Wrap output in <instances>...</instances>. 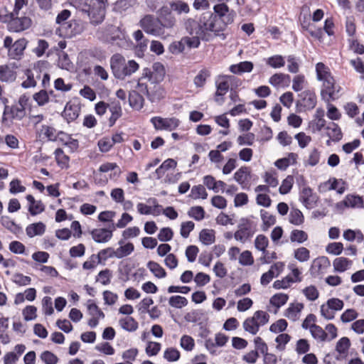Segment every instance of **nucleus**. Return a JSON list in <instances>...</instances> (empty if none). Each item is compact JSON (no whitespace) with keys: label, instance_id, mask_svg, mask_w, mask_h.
Here are the masks:
<instances>
[{"label":"nucleus","instance_id":"f257e3e1","mask_svg":"<svg viewBox=\"0 0 364 364\" xmlns=\"http://www.w3.org/2000/svg\"><path fill=\"white\" fill-rule=\"evenodd\" d=\"M153 68L159 73H156L149 68H144L141 77L138 80L137 89L151 102H155L164 98L165 95L164 89L158 83V81L163 79L164 68L163 65L157 63L154 64Z\"/></svg>","mask_w":364,"mask_h":364},{"label":"nucleus","instance_id":"f03ea898","mask_svg":"<svg viewBox=\"0 0 364 364\" xmlns=\"http://www.w3.org/2000/svg\"><path fill=\"white\" fill-rule=\"evenodd\" d=\"M213 10L214 14H212L206 21V31L213 32L218 36L227 25L234 21L235 14L225 3H218L213 6Z\"/></svg>","mask_w":364,"mask_h":364},{"label":"nucleus","instance_id":"7ed1b4c3","mask_svg":"<svg viewBox=\"0 0 364 364\" xmlns=\"http://www.w3.org/2000/svg\"><path fill=\"white\" fill-rule=\"evenodd\" d=\"M112 73L119 80H124L127 77L136 73L139 65L134 60H126L125 58L119 54H114L109 60Z\"/></svg>","mask_w":364,"mask_h":364},{"label":"nucleus","instance_id":"20e7f679","mask_svg":"<svg viewBox=\"0 0 364 364\" xmlns=\"http://www.w3.org/2000/svg\"><path fill=\"white\" fill-rule=\"evenodd\" d=\"M29 97L26 95H22L18 100L11 106L6 105L4 107L2 123L9 126L14 121L22 120L26 114V107L28 105Z\"/></svg>","mask_w":364,"mask_h":364},{"label":"nucleus","instance_id":"39448f33","mask_svg":"<svg viewBox=\"0 0 364 364\" xmlns=\"http://www.w3.org/2000/svg\"><path fill=\"white\" fill-rule=\"evenodd\" d=\"M269 314L264 311H256L252 316L248 317L244 321L243 328L246 332L255 336L259 332L261 326L269 322Z\"/></svg>","mask_w":364,"mask_h":364},{"label":"nucleus","instance_id":"423d86ee","mask_svg":"<svg viewBox=\"0 0 364 364\" xmlns=\"http://www.w3.org/2000/svg\"><path fill=\"white\" fill-rule=\"evenodd\" d=\"M257 224L250 218H242L240 220L237 230L234 233V237L242 243L249 240L257 231Z\"/></svg>","mask_w":364,"mask_h":364},{"label":"nucleus","instance_id":"0eeeda50","mask_svg":"<svg viewBox=\"0 0 364 364\" xmlns=\"http://www.w3.org/2000/svg\"><path fill=\"white\" fill-rule=\"evenodd\" d=\"M71 12L68 9L61 11L57 16L55 23L60 26V29L65 30V35L68 36H73L81 32V28L76 21H66L70 17Z\"/></svg>","mask_w":364,"mask_h":364},{"label":"nucleus","instance_id":"6e6552de","mask_svg":"<svg viewBox=\"0 0 364 364\" xmlns=\"http://www.w3.org/2000/svg\"><path fill=\"white\" fill-rule=\"evenodd\" d=\"M89 6L90 8L87 14L90 23L95 26L100 24L105 17L107 0H90Z\"/></svg>","mask_w":364,"mask_h":364},{"label":"nucleus","instance_id":"1a4fd4ad","mask_svg":"<svg viewBox=\"0 0 364 364\" xmlns=\"http://www.w3.org/2000/svg\"><path fill=\"white\" fill-rule=\"evenodd\" d=\"M139 26L148 34L155 36L164 37L165 31L161 30L159 18L153 15H145L139 23Z\"/></svg>","mask_w":364,"mask_h":364},{"label":"nucleus","instance_id":"9d476101","mask_svg":"<svg viewBox=\"0 0 364 364\" xmlns=\"http://www.w3.org/2000/svg\"><path fill=\"white\" fill-rule=\"evenodd\" d=\"M339 91L340 87L336 84L335 79L333 78L322 83L321 96L325 102H331L338 98Z\"/></svg>","mask_w":364,"mask_h":364},{"label":"nucleus","instance_id":"9b49d317","mask_svg":"<svg viewBox=\"0 0 364 364\" xmlns=\"http://www.w3.org/2000/svg\"><path fill=\"white\" fill-rule=\"evenodd\" d=\"M331 266V262L327 257L321 256L314 259L310 267V273L314 277H319L326 273Z\"/></svg>","mask_w":364,"mask_h":364},{"label":"nucleus","instance_id":"f8f14e48","mask_svg":"<svg viewBox=\"0 0 364 364\" xmlns=\"http://www.w3.org/2000/svg\"><path fill=\"white\" fill-rule=\"evenodd\" d=\"M8 29L13 32H21L28 29L31 26V20L26 16L18 17V16L9 15Z\"/></svg>","mask_w":364,"mask_h":364},{"label":"nucleus","instance_id":"ddd939ff","mask_svg":"<svg viewBox=\"0 0 364 364\" xmlns=\"http://www.w3.org/2000/svg\"><path fill=\"white\" fill-rule=\"evenodd\" d=\"M151 122L156 130L172 131L179 125V120L175 117L163 118L161 117H154L151 119Z\"/></svg>","mask_w":364,"mask_h":364},{"label":"nucleus","instance_id":"4468645a","mask_svg":"<svg viewBox=\"0 0 364 364\" xmlns=\"http://www.w3.org/2000/svg\"><path fill=\"white\" fill-rule=\"evenodd\" d=\"M318 196L309 186L303 187L299 193V201L307 208L312 209L316 205Z\"/></svg>","mask_w":364,"mask_h":364},{"label":"nucleus","instance_id":"2eb2a0df","mask_svg":"<svg viewBox=\"0 0 364 364\" xmlns=\"http://www.w3.org/2000/svg\"><path fill=\"white\" fill-rule=\"evenodd\" d=\"M159 25L161 30L173 28L176 23L175 16L168 7H162L159 14Z\"/></svg>","mask_w":364,"mask_h":364},{"label":"nucleus","instance_id":"dca6fc26","mask_svg":"<svg viewBox=\"0 0 364 364\" xmlns=\"http://www.w3.org/2000/svg\"><path fill=\"white\" fill-rule=\"evenodd\" d=\"M215 85L217 90L215 100L219 104H222L224 102V95L229 90H230L228 75L219 76L215 81Z\"/></svg>","mask_w":364,"mask_h":364},{"label":"nucleus","instance_id":"f3484780","mask_svg":"<svg viewBox=\"0 0 364 364\" xmlns=\"http://www.w3.org/2000/svg\"><path fill=\"white\" fill-rule=\"evenodd\" d=\"M186 28L190 35L200 36L201 40L205 38V21L202 18H200L199 21L193 18L188 19Z\"/></svg>","mask_w":364,"mask_h":364},{"label":"nucleus","instance_id":"a211bd4d","mask_svg":"<svg viewBox=\"0 0 364 364\" xmlns=\"http://www.w3.org/2000/svg\"><path fill=\"white\" fill-rule=\"evenodd\" d=\"M284 264L282 262H278L272 265L269 269L264 273L260 279L261 284L267 285L273 278L277 277L283 271Z\"/></svg>","mask_w":364,"mask_h":364},{"label":"nucleus","instance_id":"6ab92c4d","mask_svg":"<svg viewBox=\"0 0 364 364\" xmlns=\"http://www.w3.org/2000/svg\"><path fill=\"white\" fill-rule=\"evenodd\" d=\"M290 82V75L283 73H275L269 79V83L274 87H287Z\"/></svg>","mask_w":364,"mask_h":364},{"label":"nucleus","instance_id":"aec40b11","mask_svg":"<svg viewBox=\"0 0 364 364\" xmlns=\"http://www.w3.org/2000/svg\"><path fill=\"white\" fill-rule=\"evenodd\" d=\"M301 105L307 109H312L316 105V95L314 91L304 90L299 95Z\"/></svg>","mask_w":364,"mask_h":364},{"label":"nucleus","instance_id":"412c9836","mask_svg":"<svg viewBox=\"0 0 364 364\" xmlns=\"http://www.w3.org/2000/svg\"><path fill=\"white\" fill-rule=\"evenodd\" d=\"M26 47V41L24 38L18 39L14 43L8 50V55L11 59H18L23 55Z\"/></svg>","mask_w":364,"mask_h":364},{"label":"nucleus","instance_id":"4be33fe9","mask_svg":"<svg viewBox=\"0 0 364 364\" xmlns=\"http://www.w3.org/2000/svg\"><path fill=\"white\" fill-rule=\"evenodd\" d=\"M92 239L97 243H105L112 237V230L106 228L94 229L91 231Z\"/></svg>","mask_w":364,"mask_h":364},{"label":"nucleus","instance_id":"5701e85b","mask_svg":"<svg viewBox=\"0 0 364 364\" xmlns=\"http://www.w3.org/2000/svg\"><path fill=\"white\" fill-rule=\"evenodd\" d=\"M37 134H38L39 138L42 139H46L48 141H57L58 130L53 127L43 124L38 130Z\"/></svg>","mask_w":364,"mask_h":364},{"label":"nucleus","instance_id":"b1692460","mask_svg":"<svg viewBox=\"0 0 364 364\" xmlns=\"http://www.w3.org/2000/svg\"><path fill=\"white\" fill-rule=\"evenodd\" d=\"M108 108L111 112V116L109 119V127H112L116 121L122 115V106L119 101H112L108 104Z\"/></svg>","mask_w":364,"mask_h":364},{"label":"nucleus","instance_id":"393cba45","mask_svg":"<svg viewBox=\"0 0 364 364\" xmlns=\"http://www.w3.org/2000/svg\"><path fill=\"white\" fill-rule=\"evenodd\" d=\"M250 175L249 168L242 166L235 173L234 179L245 189L247 187L248 181L250 178Z\"/></svg>","mask_w":364,"mask_h":364},{"label":"nucleus","instance_id":"a878e982","mask_svg":"<svg viewBox=\"0 0 364 364\" xmlns=\"http://www.w3.org/2000/svg\"><path fill=\"white\" fill-rule=\"evenodd\" d=\"M326 134L334 142L339 141L343 137L341 128L334 122H330L326 125Z\"/></svg>","mask_w":364,"mask_h":364},{"label":"nucleus","instance_id":"bb28decb","mask_svg":"<svg viewBox=\"0 0 364 364\" xmlns=\"http://www.w3.org/2000/svg\"><path fill=\"white\" fill-rule=\"evenodd\" d=\"M316 73L317 80L321 81L322 83L334 78L329 68L321 62L316 65Z\"/></svg>","mask_w":364,"mask_h":364},{"label":"nucleus","instance_id":"cd10ccee","mask_svg":"<svg viewBox=\"0 0 364 364\" xmlns=\"http://www.w3.org/2000/svg\"><path fill=\"white\" fill-rule=\"evenodd\" d=\"M80 107L75 104L68 102L65 106L63 116L68 122H73L79 116Z\"/></svg>","mask_w":364,"mask_h":364},{"label":"nucleus","instance_id":"c85d7f7f","mask_svg":"<svg viewBox=\"0 0 364 364\" xmlns=\"http://www.w3.org/2000/svg\"><path fill=\"white\" fill-rule=\"evenodd\" d=\"M345 207L352 208H364V201L362 197L358 195L348 194L345 197L342 201Z\"/></svg>","mask_w":364,"mask_h":364},{"label":"nucleus","instance_id":"c756f323","mask_svg":"<svg viewBox=\"0 0 364 364\" xmlns=\"http://www.w3.org/2000/svg\"><path fill=\"white\" fill-rule=\"evenodd\" d=\"M137 4V0H117L113 6V11L123 14L133 8Z\"/></svg>","mask_w":364,"mask_h":364},{"label":"nucleus","instance_id":"7c9ffc66","mask_svg":"<svg viewBox=\"0 0 364 364\" xmlns=\"http://www.w3.org/2000/svg\"><path fill=\"white\" fill-rule=\"evenodd\" d=\"M16 78V73L8 65H0V80L1 82H14Z\"/></svg>","mask_w":364,"mask_h":364},{"label":"nucleus","instance_id":"2f4dec72","mask_svg":"<svg viewBox=\"0 0 364 364\" xmlns=\"http://www.w3.org/2000/svg\"><path fill=\"white\" fill-rule=\"evenodd\" d=\"M139 92V91L132 90L129 95V105L136 110H140L144 103V99Z\"/></svg>","mask_w":364,"mask_h":364},{"label":"nucleus","instance_id":"473e14b6","mask_svg":"<svg viewBox=\"0 0 364 364\" xmlns=\"http://www.w3.org/2000/svg\"><path fill=\"white\" fill-rule=\"evenodd\" d=\"M46 231V225L42 222L32 223L26 228V235L29 237H33L36 235H42Z\"/></svg>","mask_w":364,"mask_h":364},{"label":"nucleus","instance_id":"72a5a7b5","mask_svg":"<svg viewBox=\"0 0 364 364\" xmlns=\"http://www.w3.org/2000/svg\"><path fill=\"white\" fill-rule=\"evenodd\" d=\"M253 63L250 61H243L237 64L230 66V71L234 74H241L243 73H250L253 69Z\"/></svg>","mask_w":364,"mask_h":364},{"label":"nucleus","instance_id":"f704fd0d","mask_svg":"<svg viewBox=\"0 0 364 364\" xmlns=\"http://www.w3.org/2000/svg\"><path fill=\"white\" fill-rule=\"evenodd\" d=\"M177 165L176 161L173 159H168L165 160L161 165L156 168L155 174L157 179L161 178L167 171L171 168H174Z\"/></svg>","mask_w":364,"mask_h":364},{"label":"nucleus","instance_id":"c9c22d12","mask_svg":"<svg viewBox=\"0 0 364 364\" xmlns=\"http://www.w3.org/2000/svg\"><path fill=\"white\" fill-rule=\"evenodd\" d=\"M352 265V261L346 257H338L333 262L334 271L336 272H343L348 269Z\"/></svg>","mask_w":364,"mask_h":364},{"label":"nucleus","instance_id":"e433bc0d","mask_svg":"<svg viewBox=\"0 0 364 364\" xmlns=\"http://www.w3.org/2000/svg\"><path fill=\"white\" fill-rule=\"evenodd\" d=\"M205 318V314L203 309L193 310L188 313L185 318L188 322L196 323L198 325L203 323Z\"/></svg>","mask_w":364,"mask_h":364},{"label":"nucleus","instance_id":"4c0bfd02","mask_svg":"<svg viewBox=\"0 0 364 364\" xmlns=\"http://www.w3.org/2000/svg\"><path fill=\"white\" fill-rule=\"evenodd\" d=\"M260 216L262 220V230H267L271 226L276 223V218L265 210H260Z\"/></svg>","mask_w":364,"mask_h":364},{"label":"nucleus","instance_id":"58836bf2","mask_svg":"<svg viewBox=\"0 0 364 364\" xmlns=\"http://www.w3.org/2000/svg\"><path fill=\"white\" fill-rule=\"evenodd\" d=\"M120 326L129 332L135 331L138 328V322L131 316H127L119 321Z\"/></svg>","mask_w":364,"mask_h":364},{"label":"nucleus","instance_id":"ea45409f","mask_svg":"<svg viewBox=\"0 0 364 364\" xmlns=\"http://www.w3.org/2000/svg\"><path fill=\"white\" fill-rule=\"evenodd\" d=\"M289 221L294 225L299 226L304 223V216L300 210L292 208L289 215Z\"/></svg>","mask_w":364,"mask_h":364},{"label":"nucleus","instance_id":"a19ab883","mask_svg":"<svg viewBox=\"0 0 364 364\" xmlns=\"http://www.w3.org/2000/svg\"><path fill=\"white\" fill-rule=\"evenodd\" d=\"M308 234L305 231L298 229L291 230L289 235L290 241L298 244L304 243L308 240Z\"/></svg>","mask_w":364,"mask_h":364},{"label":"nucleus","instance_id":"79ce46f5","mask_svg":"<svg viewBox=\"0 0 364 364\" xmlns=\"http://www.w3.org/2000/svg\"><path fill=\"white\" fill-rule=\"evenodd\" d=\"M134 250V246L132 242H127L126 245L123 246H119L118 248L114 250L115 257L118 259H121L129 256L131 255Z\"/></svg>","mask_w":364,"mask_h":364},{"label":"nucleus","instance_id":"37998d69","mask_svg":"<svg viewBox=\"0 0 364 364\" xmlns=\"http://www.w3.org/2000/svg\"><path fill=\"white\" fill-rule=\"evenodd\" d=\"M109 41L112 45L117 46L122 48H124L129 46L126 35L121 31H118L116 35L112 36Z\"/></svg>","mask_w":364,"mask_h":364},{"label":"nucleus","instance_id":"c03bdc74","mask_svg":"<svg viewBox=\"0 0 364 364\" xmlns=\"http://www.w3.org/2000/svg\"><path fill=\"white\" fill-rule=\"evenodd\" d=\"M1 223L5 228L14 234H17L21 231V227L16 224L9 216H2L1 218Z\"/></svg>","mask_w":364,"mask_h":364},{"label":"nucleus","instance_id":"a18cd8bd","mask_svg":"<svg viewBox=\"0 0 364 364\" xmlns=\"http://www.w3.org/2000/svg\"><path fill=\"white\" fill-rule=\"evenodd\" d=\"M304 308V305L300 303L296 304H291L285 311V316L288 318L296 320L298 318V314Z\"/></svg>","mask_w":364,"mask_h":364},{"label":"nucleus","instance_id":"49530a36","mask_svg":"<svg viewBox=\"0 0 364 364\" xmlns=\"http://www.w3.org/2000/svg\"><path fill=\"white\" fill-rule=\"evenodd\" d=\"M54 154L58 166H60L61 168H67L68 166L70 160L69 156L64 153L62 149H56Z\"/></svg>","mask_w":364,"mask_h":364},{"label":"nucleus","instance_id":"de8ad7c7","mask_svg":"<svg viewBox=\"0 0 364 364\" xmlns=\"http://www.w3.org/2000/svg\"><path fill=\"white\" fill-rule=\"evenodd\" d=\"M266 63L272 68L277 69L284 66V58L281 55H274L266 60Z\"/></svg>","mask_w":364,"mask_h":364},{"label":"nucleus","instance_id":"09e8293b","mask_svg":"<svg viewBox=\"0 0 364 364\" xmlns=\"http://www.w3.org/2000/svg\"><path fill=\"white\" fill-rule=\"evenodd\" d=\"M294 257L300 262H307L310 259V251L304 247L294 250Z\"/></svg>","mask_w":364,"mask_h":364},{"label":"nucleus","instance_id":"8fccbe9b","mask_svg":"<svg viewBox=\"0 0 364 364\" xmlns=\"http://www.w3.org/2000/svg\"><path fill=\"white\" fill-rule=\"evenodd\" d=\"M147 267L158 278H164L166 276L165 269L156 262H149L147 264Z\"/></svg>","mask_w":364,"mask_h":364},{"label":"nucleus","instance_id":"3c124183","mask_svg":"<svg viewBox=\"0 0 364 364\" xmlns=\"http://www.w3.org/2000/svg\"><path fill=\"white\" fill-rule=\"evenodd\" d=\"M321 152L318 149L314 148L309 154L308 158L304 161L306 165L315 166L319 163Z\"/></svg>","mask_w":364,"mask_h":364},{"label":"nucleus","instance_id":"603ef678","mask_svg":"<svg viewBox=\"0 0 364 364\" xmlns=\"http://www.w3.org/2000/svg\"><path fill=\"white\" fill-rule=\"evenodd\" d=\"M24 74L26 76V80L21 83L23 88L34 87L36 86V80H35V73L32 72L31 69H26Z\"/></svg>","mask_w":364,"mask_h":364},{"label":"nucleus","instance_id":"864d4df0","mask_svg":"<svg viewBox=\"0 0 364 364\" xmlns=\"http://www.w3.org/2000/svg\"><path fill=\"white\" fill-rule=\"evenodd\" d=\"M313 338L319 341H324L327 338V333L319 326L314 325L310 330Z\"/></svg>","mask_w":364,"mask_h":364},{"label":"nucleus","instance_id":"5fc2aeb1","mask_svg":"<svg viewBox=\"0 0 364 364\" xmlns=\"http://www.w3.org/2000/svg\"><path fill=\"white\" fill-rule=\"evenodd\" d=\"M33 100L36 102L38 106H43L50 101V97L46 89L41 90L36 92L33 95Z\"/></svg>","mask_w":364,"mask_h":364},{"label":"nucleus","instance_id":"6e6d98bb","mask_svg":"<svg viewBox=\"0 0 364 364\" xmlns=\"http://www.w3.org/2000/svg\"><path fill=\"white\" fill-rule=\"evenodd\" d=\"M180 357L179 350L175 348H168L164 353V358L168 362H176L179 360Z\"/></svg>","mask_w":364,"mask_h":364},{"label":"nucleus","instance_id":"4d7b16f0","mask_svg":"<svg viewBox=\"0 0 364 364\" xmlns=\"http://www.w3.org/2000/svg\"><path fill=\"white\" fill-rule=\"evenodd\" d=\"M269 245L268 238L264 235H258L255 240V247L262 253L267 250Z\"/></svg>","mask_w":364,"mask_h":364},{"label":"nucleus","instance_id":"13d9d810","mask_svg":"<svg viewBox=\"0 0 364 364\" xmlns=\"http://www.w3.org/2000/svg\"><path fill=\"white\" fill-rule=\"evenodd\" d=\"M87 311L92 316H98V318H105V314L97 306V305L94 302L93 300L89 299L87 301Z\"/></svg>","mask_w":364,"mask_h":364},{"label":"nucleus","instance_id":"bf43d9fd","mask_svg":"<svg viewBox=\"0 0 364 364\" xmlns=\"http://www.w3.org/2000/svg\"><path fill=\"white\" fill-rule=\"evenodd\" d=\"M99 171L102 173H106L109 171H114V177H119L121 173V170L116 163H105L100 166Z\"/></svg>","mask_w":364,"mask_h":364},{"label":"nucleus","instance_id":"052dcab7","mask_svg":"<svg viewBox=\"0 0 364 364\" xmlns=\"http://www.w3.org/2000/svg\"><path fill=\"white\" fill-rule=\"evenodd\" d=\"M306 83L307 82L304 75H296L292 80V89L295 92H299L304 89Z\"/></svg>","mask_w":364,"mask_h":364},{"label":"nucleus","instance_id":"680f3d73","mask_svg":"<svg viewBox=\"0 0 364 364\" xmlns=\"http://www.w3.org/2000/svg\"><path fill=\"white\" fill-rule=\"evenodd\" d=\"M288 63L287 69L289 73H297L299 70V60L294 55H289L287 58Z\"/></svg>","mask_w":364,"mask_h":364},{"label":"nucleus","instance_id":"e2e57ef3","mask_svg":"<svg viewBox=\"0 0 364 364\" xmlns=\"http://www.w3.org/2000/svg\"><path fill=\"white\" fill-rule=\"evenodd\" d=\"M294 184V177L291 175L284 178L279 188L280 194L285 195L290 192Z\"/></svg>","mask_w":364,"mask_h":364},{"label":"nucleus","instance_id":"0e129e2a","mask_svg":"<svg viewBox=\"0 0 364 364\" xmlns=\"http://www.w3.org/2000/svg\"><path fill=\"white\" fill-rule=\"evenodd\" d=\"M288 299L289 296L287 294L279 293L272 296V298L270 299V303L273 306L279 308L287 303Z\"/></svg>","mask_w":364,"mask_h":364},{"label":"nucleus","instance_id":"69168bd1","mask_svg":"<svg viewBox=\"0 0 364 364\" xmlns=\"http://www.w3.org/2000/svg\"><path fill=\"white\" fill-rule=\"evenodd\" d=\"M112 277V272L109 269H105L99 272L96 282H100L103 285H107L111 282V277Z\"/></svg>","mask_w":364,"mask_h":364},{"label":"nucleus","instance_id":"338daca9","mask_svg":"<svg viewBox=\"0 0 364 364\" xmlns=\"http://www.w3.org/2000/svg\"><path fill=\"white\" fill-rule=\"evenodd\" d=\"M288 323L285 319L281 318L273 323L270 327L269 331L274 333L283 332L287 328Z\"/></svg>","mask_w":364,"mask_h":364},{"label":"nucleus","instance_id":"774afa93","mask_svg":"<svg viewBox=\"0 0 364 364\" xmlns=\"http://www.w3.org/2000/svg\"><path fill=\"white\" fill-rule=\"evenodd\" d=\"M169 304L172 307L181 309L187 305V299L181 296H172L169 299Z\"/></svg>","mask_w":364,"mask_h":364}]
</instances>
